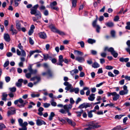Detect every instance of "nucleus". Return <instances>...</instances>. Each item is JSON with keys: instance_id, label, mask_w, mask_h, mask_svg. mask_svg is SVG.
I'll return each instance as SVG.
<instances>
[{"instance_id": "obj_63", "label": "nucleus", "mask_w": 130, "mask_h": 130, "mask_svg": "<svg viewBox=\"0 0 130 130\" xmlns=\"http://www.w3.org/2000/svg\"><path fill=\"white\" fill-rule=\"evenodd\" d=\"M10 78L9 76H7L5 78V80L6 82H8L10 80Z\"/></svg>"}, {"instance_id": "obj_38", "label": "nucleus", "mask_w": 130, "mask_h": 130, "mask_svg": "<svg viewBox=\"0 0 130 130\" xmlns=\"http://www.w3.org/2000/svg\"><path fill=\"white\" fill-rule=\"evenodd\" d=\"M72 72H73L75 74L77 73L78 72V70L77 69H75L72 70V71H70V73L72 75H73L74 74L73 73H72Z\"/></svg>"}, {"instance_id": "obj_5", "label": "nucleus", "mask_w": 130, "mask_h": 130, "mask_svg": "<svg viewBox=\"0 0 130 130\" xmlns=\"http://www.w3.org/2000/svg\"><path fill=\"white\" fill-rule=\"evenodd\" d=\"M63 85L67 87L65 88V89L68 91L69 90L70 92H74V88H73L72 87V85L70 84L68 82H65Z\"/></svg>"}, {"instance_id": "obj_47", "label": "nucleus", "mask_w": 130, "mask_h": 130, "mask_svg": "<svg viewBox=\"0 0 130 130\" xmlns=\"http://www.w3.org/2000/svg\"><path fill=\"white\" fill-rule=\"evenodd\" d=\"M57 5V3L56 1H54L50 4L51 7Z\"/></svg>"}, {"instance_id": "obj_17", "label": "nucleus", "mask_w": 130, "mask_h": 130, "mask_svg": "<svg viewBox=\"0 0 130 130\" xmlns=\"http://www.w3.org/2000/svg\"><path fill=\"white\" fill-rule=\"evenodd\" d=\"M49 27L51 29L52 31L55 32H56L58 30L53 24L50 25L49 26Z\"/></svg>"}, {"instance_id": "obj_2", "label": "nucleus", "mask_w": 130, "mask_h": 130, "mask_svg": "<svg viewBox=\"0 0 130 130\" xmlns=\"http://www.w3.org/2000/svg\"><path fill=\"white\" fill-rule=\"evenodd\" d=\"M18 122L19 125L22 127V128H19V130H27V126L28 125V123L27 122L25 121L23 123V120L19 118L18 120Z\"/></svg>"}, {"instance_id": "obj_51", "label": "nucleus", "mask_w": 130, "mask_h": 130, "mask_svg": "<svg viewBox=\"0 0 130 130\" xmlns=\"http://www.w3.org/2000/svg\"><path fill=\"white\" fill-rule=\"evenodd\" d=\"M88 117L90 118L92 117L93 116L92 112L90 111L88 112Z\"/></svg>"}, {"instance_id": "obj_18", "label": "nucleus", "mask_w": 130, "mask_h": 130, "mask_svg": "<svg viewBox=\"0 0 130 130\" xmlns=\"http://www.w3.org/2000/svg\"><path fill=\"white\" fill-rule=\"evenodd\" d=\"M19 102L20 104H23L24 103V100L21 98H20L18 100H15L14 102V103L16 105Z\"/></svg>"}, {"instance_id": "obj_54", "label": "nucleus", "mask_w": 130, "mask_h": 130, "mask_svg": "<svg viewBox=\"0 0 130 130\" xmlns=\"http://www.w3.org/2000/svg\"><path fill=\"white\" fill-rule=\"evenodd\" d=\"M50 60H51V61L53 63L55 64L56 63L57 61V60L55 58H53L52 59H50Z\"/></svg>"}, {"instance_id": "obj_25", "label": "nucleus", "mask_w": 130, "mask_h": 130, "mask_svg": "<svg viewBox=\"0 0 130 130\" xmlns=\"http://www.w3.org/2000/svg\"><path fill=\"white\" fill-rule=\"evenodd\" d=\"M114 96L113 98V101H116L119 99V98L120 96L119 94H117L116 92V94L115 95H113Z\"/></svg>"}, {"instance_id": "obj_52", "label": "nucleus", "mask_w": 130, "mask_h": 130, "mask_svg": "<svg viewBox=\"0 0 130 130\" xmlns=\"http://www.w3.org/2000/svg\"><path fill=\"white\" fill-rule=\"evenodd\" d=\"M29 42L30 44L31 45H33L34 43V42L31 38V37H29Z\"/></svg>"}, {"instance_id": "obj_24", "label": "nucleus", "mask_w": 130, "mask_h": 130, "mask_svg": "<svg viewBox=\"0 0 130 130\" xmlns=\"http://www.w3.org/2000/svg\"><path fill=\"white\" fill-rule=\"evenodd\" d=\"M100 66V65L96 62H94L92 65V67L94 68H99Z\"/></svg>"}, {"instance_id": "obj_31", "label": "nucleus", "mask_w": 130, "mask_h": 130, "mask_svg": "<svg viewBox=\"0 0 130 130\" xmlns=\"http://www.w3.org/2000/svg\"><path fill=\"white\" fill-rule=\"evenodd\" d=\"M72 6L73 8H75L76 6L77 0H72Z\"/></svg>"}, {"instance_id": "obj_40", "label": "nucleus", "mask_w": 130, "mask_h": 130, "mask_svg": "<svg viewBox=\"0 0 130 130\" xmlns=\"http://www.w3.org/2000/svg\"><path fill=\"white\" fill-rule=\"evenodd\" d=\"M116 92H113L112 93L108 92L107 93V95L109 97L111 95H112V96H113V95H115V94H116Z\"/></svg>"}, {"instance_id": "obj_8", "label": "nucleus", "mask_w": 130, "mask_h": 130, "mask_svg": "<svg viewBox=\"0 0 130 130\" xmlns=\"http://www.w3.org/2000/svg\"><path fill=\"white\" fill-rule=\"evenodd\" d=\"M36 121V124L38 126H40L43 124L46 125V124L45 122L42 120L38 119Z\"/></svg>"}, {"instance_id": "obj_35", "label": "nucleus", "mask_w": 130, "mask_h": 130, "mask_svg": "<svg viewBox=\"0 0 130 130\" xmlns=\"http://www.w3.org/2000/svg\"><path fill=\"white\" fill-rule=\"evenodd\" d=\"M56 33L58 34L59 35L61 36L64 35H65V33L64 32L61 31H60V30L58 29L57 30Z\"/></svg>"}, {"instance_id": "obj_26", "label": "nucleus", "mask_w": 130, "mask_h": 130, "mask_svg": "<svg viewBox=\"0 0 130 130\" xmlns=\"http://www.w3.org/2000/svg\"><path fill=\"white\" fill-rule=\"evenodd\" d=\"M87 42L89 43L92 44L95 43L96 42V41L94 39H89L88 40Z\"/></svg>"}, {"instance_id": "obj_28", "label": "nucleus", "mask_w": 130, "mask_h": 130, "mask_svg": "<svg viewBox=\"0 0 130 130\" xmlns=\"http://www.w3.org/2000/svg\"><path fill=\"white\" fill-rule=\"evenodd\" d=\"M55 116V114L54 112H52L51 113L49 117V120L50 121L52 120L53 119V118Z\"/></svg>"}, {"instance_id": "obj_1", "label": "nucleus", "mask_w": 130, "mask_h": 130, "mask_svg": "<svg viewBox=\"0 0 130 130\" xmlns=\"http://www.w3.org/2000/svg\"><path fill=\"white\" fill-rule=\"evenodd\" d=\"M38 6V4L34 5L32 8L30 9V13L31 14L35 15L36 16H38L40 18L41 17V14L39 11L37 10Z\"/></svg>"}, {"instance_id": "obj_42", "label": "nucleus", "mask_w": 130, "mask_h": 130, "mask_svg": "<svg viewBox=\"0 0 130 130\" xmlns=\"http://www.w3.org/2000/svg\"><path fill=\"white\" fill-rule=\"evenodd\" d=\"M40 96L39 94H35L34 93L32 94H31V96L32 97L34 98L35 97H39Z\"/></svg>"}, {"instance_id": "obj_23", "label": "nucleus", "mask_w": 130, "mask_h": 130, "mask_svg": "<svg viewBox=\"0 0 130 130\" xmlns=\"http://www.w3.org/2000/svg\"><path fill=\"white\" fill-rule=\"evenodd\" d=\"M8 96V94L5 93H3L2 96V100L6 101L7 100V97Z\"/></svg>"}, {"instance_id": "obj_53", "label": "nucleus", "mask_w": 130, "mask_h": 130, "mask_svg": "<svg viewBox=\"0 0 130 130\" xmlns=\"http://www.w3.org/2000/svg\"><path fill=\"white\" fill-rule=\"evenodd\" d=\"M96 27V30L97 32L98 33H99L100 31V27L98 25H97Z\"/></svg>"}, {"instance_id": "obj_58", "label": "nucleus", "mask_w": 130, "mask_h": 130, "mask_svg": "<svg viewBox=\"0 0 130 130\" xmlns=\"http://www.w3.org/2000/svg\"><path fill=\"white\" fill-rule=\"evenodd\" d=\"M79 91V89L78 88H74V92L75 93L77 94L78 93Z\"/></svg>"}, {"instance_id": "obj_10", "label": "nucleus", "mask_w": 130, "mask_h": 130, "mask_svg": "<svg viewBox=\"0 0 130 130\" xmlns=\"http://www.w3.org/2000/svg\"><path fill=\"white\" fill-rule=\"evenodd\" d=\"M23 82V79H19L18 81V82L15 84V85L17 86L18 87H20L22 86V84Z\"/></svg>"}, {"instance_id": "obj_60", "label": "nucleus", "mask_w": 130, "mask_h": 130, "mask_svg": "<svg viewBox=\"0 0 130 130\" xmlns=\"http://www.w3.org/2000/svg\"><path fill=\"white\" fill-rule=\"evenodd\" d=\"M43 66L45 68H49L48 65L46 63H43Z\"/></svg>"}, {"instance_id": "obj_12", "label": "nucleus", "mask_w": 130, "mask_h": 130, "mask_svg": "<svg viewBox=\"0 0 130 130\" xmlns=\"http://www.w3.org/2000/svg\"><path fill=\"white\" fill-rule=\"evenodd\" d=\"M4 39L6 41L9 42L10 40V38L8 34H5L4 35Z\"/></svg>"}, {"instance_id": "obj_56", "label": "nucleus", "mask_w": 130, "mask_h": 130, "mask_svg": "<svg viewBox=\"0 0 130 130\" xmlns=\"http://www.w3.org/2000/svg\"><path fill=\"white\" fill-rule=\"evenodd\" d=\"M9 64V61H6L4 64V68H6L7 67Z\"/></svg>"}, {"instance_id": "obj_57", "label": "nucleus", "mask_w": 130, "mask_h": 130, "mask_svg": "<svg viewBox=\"0 0 130 130\" xmlns=\"http://www.w3.org/2000/svg\"><path fill=\"white\" fill-rule=\"evenodd\" d=\"M50 105V104L49 103H46L43 104V106L45 108H47Z\"/></svg>"}, {"instance_id": "obj_9", "label": "nucleus", "mask_w": 130, "mask_h": 130, "mask_svg": "<svg viewBox=\"0 0 130 130\" xmlns=\"http://www.w3.org/2000/svg\"><path fill=\"white\" fill-rule=\"evenodd\" d=\"M58 60L59 63H57V65H60L62 66L63 64L62 63L64 61V59H63V57L62 55H60L59 56Z\"/></svg>"}, {"instance_id": "obj_3", "label": "nucleus", "mask_w": 130, "mask_h": 130, "mask_svg": "<svg viewBox=\"0 0 130 130\" xmlns=\"http://www.w3.org/2000/svg\"><path fill=\"white\" fill-rule=\"evenodd\" d=\"M105 51H107L108 52H110L111 55L115 58H117L118 56V53L114 50V48L112 47L109 48L108 47H105L104 48Z\"/></svg>"}, {"instance_id": "obj_20", "label": "nucleus", "mask_w": 130, "mask_h": 130, "mask_svg": "<svg viewBox=\"0 0 130 130\" xmlns=\"http://www.w3.org/2000/svg\"><path fill=\"white\" fill-rule=\"evenodd\" d=\"M95 94H91L89 95V97H88L89 100L91 101H93L95 98Z\"/></svg>"}, {"instance_id": "obj_45", "label": "nucleus", "mask_w": 130, "mask_h": 130, "mask_svg": "<svg viewBox=\"0 0 130 130\" xmlns=\"http://www.w3.org/2000/svg\"><path fill=\"white\" fill-rule=\"evenodd\" d=\"M59 112L62 114H65L67 113V110L63 109H61L59 111Z\"/></svg>"}, {"instance_id": "obj_61", "label": "nucleus", "mask_w": 130, "mask_h": 130, "mask_svg": "<svg viewBox=\"0 0 130 130\" xmlns=\"http://www.w3.org/2000/svg\"><path fill=\"white\" fill-rule=\"evenodd\" d=\"M18 47L21 50H23V47L21 45V43H20L18 45Z\"/></svg>"}, {"instance_id": "obj_19", "label": "nucleus", "mask_w": 130, "mask_h": 130, "mask_svg": "<svg viewBox=\"0 0 130 130\" xmlns=\"http://www.w3.org/2000/svg\"><path fill=\"white\" fill-rule=\"evenodd\" d=\"M126 44L128 47L126 48L125 50L130 54V49L129 48H130V40H128L127 41Z\"/></svg>"}, {"instance_id": "obj_33", "label": "nucleus", "mask_w": 130, "mask_h": 130, "mask_svg": "<svg viewBox=\"0 0 130 130\" xmlns=\"http://www.w3.org/2000/svg\"><path fill=\"white\" fill-rule=\"evenodd\" d=\"M6 128V126L3 123H1L0 124V130H3Z\"/></svg>"}, {"instance_id": "obj_4", "label": "nucleus", "mask_w": 130, "mask_h": 130, "mask_svg": "<svg viewBox=\"0 0 130 130\" xmlns=\"http://www.w3.org/2000/svg\"><path fill=\"white\" fill-rule=\"evenodd\" d=\"M99 123L98 122L93 123L92 122L89 124L88 127L86 128H84V130H90L96 128H98L101 127V126L98 125Z\"/></svg>"}, {"instance_id": "obj_16", "label": "nucleus", "mask_w": 130, "mask_h": 130, "mask_svg": "<svg viewBox=\"0 0 130 130\" xmlns=\"http://www.w3.org/2000/svg\"><path fill=\"white\" fill-rule=\"evenodd\" d=\"M75 60L80 62H82L85 61V59L83 57L79 56L77 57Z\"/></svg>"}, {"instance_id": "obj_55", "label": "nucleus", "mask_w": 130, "mask_h": 130, "mask_svg": "<svg viewBox=\"0 0 130 130\" xmlns=\"http://www.w3.org/2000/svg\"><path fill=\"white\" fill-rule=\"evenodd\" d=\"M91 54L93 55H96L97 54V52L96 51L93 50L91 51Z\"/></svg>"}, {"instance_id": "obj_30", "label": "nucleus", "mask_w": 130, "mask_h": 130, "mask_svg": "<svg viewBox=\"0 0 130 130\" xmlns=\"http://www.w3.org/2000/svg\"><path fill=\"white\" fill-rule=\"evenodd\" d=\"M28 103V102L26 101H25L24 102V103L23 104H19L17 105V106L20 108H21L22 107H24L25 105L26 104Z\"/></svg>"}, {"instance_id": "obj_50", "label": "nucleus", "mask_w": 130, "mask_h": 130, "mask_svg": "<svg viewBox=\"0 0 130 130\" xmlns=\"http://www.w3.org/2000/svg\"><path fill=\"white\" fill-rule=\"evenodd\" d=\"M97 21L96 20H95L92 23V25L93 27H95L97 25H96Z\"/></svg>"}, {"instance_id": "obj_49", "label": "nucleus", "mask_w": 130, "mask_h": 130, "mask_svg": "<svg viewBox=\"0 0 130 130\" xmlns=\"http://www.w3.org/2000/svg\"><path fill=\"white\" fill-rule=\"evenodd\" d=\"M113 68V67L110 66H107L105 67V69L107 70H110L112 69Z\"/></svg>"}, {"instance_id": "obj_6", "label": "nucleus", "mask_w": 130, "mask_h": 130, "mask_svg": "<svg viewBox=\"0 0 130 130\" xmlns=\"http://www.w3.org/2000/svg\"><path fill=\"white\" fill-rule=\"evenodd\" d=\"M42 75L43 76H47L48 77H51L53 76V71L50 69H48L46 72L42 73Z\"/></svg>"}, {"instance_id": "obj_21", "label": "nucleus", "mask_w": 130, "mask_h": 130, "mask_svg": "<svg viewBox=\"0 0 130 130\" xmlns=\"http://www.w3.org/2000/svg\"><path fill=\"white\" fill-rule=\"evenodd\" d=\"M129 60L128 58H124L123 57H121L119 58V61L121 62H127Z\"/></svg>"}, {"instance_id": "obj_39", "label": "nucleus", "mask_w": 130, "mask_h": 130, "mask_svg": "<svg viewBox=\"0 0 130 130\" xmlns=\"http://www.w3.org/2000/svg\"><path fill=\"white\" fill-rule=\"evenodd\" d=\"M124 116V115H117L115 116V118L116 119H120L121 118Z\"/></svg>"}, {"instance_id": "obj_44", "label": "nucleus", "mask_w": 130, "mask_h": 130, "mask_svg": "<svg viewBox=\"0 0 130 130\" xmlns=\"http://www.w3.org/2000/svg\"><path fill=\"white\" fill-rule=\"evenodd\" d=\"M21 56L23 57H25L26 56V53L24 50H21Z\"/></svg>"}, {"instance_id": "obj_7", "label": "nucleus", "mask_w": 130, "mask_h": 130, "mask_svg": "<svg viewBox=\"0 0 130 130\" xmlns=\"http://www.w3.org/2000/svg\"><path fill=\"white\" fill-rule=\"evenodd\" d=\"M91 105L88 103H84L81 104L78 107L79 108L82 109L85 108H86L88 107H90Z\"/></svg>"}, {"instance_id": "obj_14", "label": "nucleus", "mask_w": 130, "mask_h": 130, "mask_svg": "<svg viewBox=\"0 0 130 130\" xmlns=\"http://www.w3.org/2000/svg\"><path fill=\"white\" fill-rule=\"evenodd\" d=\"M39 37L41 38L45 39L46 37V34L44 32H40L39 33Z\"/></svg>"}, {"instance_id": "obj_22", "label": "nucleus", "mask_w": 130, "mask_h": 130, "mask_svg": "<svg viewBox=\"0 0 130 130\" xmlns=\"http://www.w3.org/2000/svg\"><path fill=\"white\" fill-rule=\"evenodd\" d=\"M74 53L75 54L80 55L81 56H82L84 55V53L83 52L78 50H74Z\"/></svg>"}, {"instance_id": "obj_34", "label": "nucleus", "mask_w": 130, "mask_h": 130, "mask_svg": "<svg viewBox=\"0 0 130 130\" xmlns=\"http://www.w3.org/2000/svg\"><path fill=\"white\" fill-rule=\"evenodd\" d=\"M83 110H81L80 111H76L75 112L77 114V117H80L82 113L83 112Z\"/></svg>"}, {"instance_id": "obj_48", "label": "nucleus", "mask_w": 130, "mask_h": 130, "mask_svg": "<svg viewBox=\"0 0 130 130\" xmlns=\"http://www.w3.org/2000/svg\"><path fill=\"white\" fill-rule=\"evenodd\" d=\"M10 31L12 32V35H13L14 34H16L17 33V31L15 29H14L12 30H11Z\"/></svg>"}, {"instance_id": "obj_46", "label": "nucleus", "mask_w": 130, "mask_h": 130, "mask_svg": "<svg viewBox=\"0 0 130 130\" xmlns=\"http://www.w3.org/2000/svg\"><path fill=\"white\" fill-rule=\"evenodd\" d=\"M110 34L111 36L113 38L115 37V32L114 30H112L110 32Z\"/></svg>"}, {"instance_id": "obj_64", "label": "nucleus", "mask_w": 130, "mask_h": 130, "mask_svg": "<svg viewBox=\"0 0 130 130\" xmlns=\"http://www.w3.org/2000/svg\"><path fill=\"white\" fill-rule=\"evenodd\" d=\"M119 19V17L117 15L115 17L114 21H118Z\"/></svg>"}, {"instance_id": "obj_59", "label": "nucleus", "mask_w": 130, "mask_h": 130, "mask_svg": "<svg viewBox=\"0 0 130 130\" xmlns=\"http://www.w3.org/2000/svg\"><path fill=\"white\" fill-rule=\"evenodd\" d=\"M37 70L36 69L35 70H32V71L30 72V73H31V74H36L37 72Z\"/></svg>"}, {"instance_id": "obj_32", "label": "nucleus", "mask_w": 130, "mask_h": 130, "mask_svg": "<svg viewBox=\"0 0 130 130\" xmlns=\"http://www.w3.org/2000/svg\"><path fill=\"white\" fill-rule=\"evenodd\" d=\"M128 93L127 92H126L124 90H122L119 92V94L120 95H124Z\"/></svg>"}, {"instance_id": "obj_15", "label": "nucleus", "mask_w": 130, "mask_h": 130, "mask_svg": "<svg viewBox=\"0 0 130 130\" xmlns=\"http://www.w3.org/2000/svg\"><path fill=\"white\" fill-rule=\"evenodd\" d=\"M16 28L19 30H21V25L19 21H16Z\"/></svg>"}, {"instance_id": "obj_27", "label": "nucleus", "mask_w": 130, "mask_h": 130, "mask_svg": "<svg viewBox=\"0 0 130 130\" xmlns=\"http://www.w3.org/2000/svg\"><path fill=\"white\" fill-rule=\"evenodd\" d=\"M43 56L44 59L45 61H46L48 58H52L51 57L49 56L48 54H44Z\"/></svg>"}, {"instance_id": "obj_13", "label": "nucleus", "mask_w": 130, "mask_h": 130, "mask_svg": "<svg viewBox=\"0 0 130 130\" xmlns=\"http://www.w3.org/2000/svg\"><path fill=\"white\" fill-rule=\"evenodd\" d=\"M72 107V105L71 104H69V105H65L63 106L64 109L67 110L69 111L70 109H71Z\"/></svg>"}, {"instance_id": "obj_41", "label": "nucleus", "mask_w": 130, "mask_h": 130, "mask_svg": "<svg viewBox=\"0 0 130 130\" xmlns=\"http://www.w3.org/2000/svg\"><path fill=\"white\" fill-rule=\"evenodd\" d=\"M31 73H27L25 74V76L27 78H30L31 76Z\"/></svg>"}, {"instance_id": "obj_37", "label": "nucleus", "mask_w": 130, "mask_h": 130, "mask_svg": "<svg viewBox=\"0 0 130 130\" xmlns=\"http://www.w3.org/2000/svg\"><path fill=\"white\" fill-rule=\"evenodd\" d=\"M8 109H9L11 112L13 113L14 114L16 113V110L13 107H11L10 108H9Z\"/></svg>"}, {"instance_id": "obj_29", "label": "nucleus", "mask_w": 130, "mask_h": 130, "mask_svg": "<svg viewBox=\"0 0 130 130\" xmlns=\"http://www.w3.org/2000/svg\"><path fill=\"white\" fill-rule=\"evenodd\" d=\"M106 26L109 27H111L113 26V24L112 22H108L106 24Z\"/></svg>"}, {"instance_id": "obj_36", "label": "nucleus", "mask_w": 130, "mask_h": 130, "mask_svg": "<svg viewBox=\"0 0 130 130\" xmlns=\"http://www.w3.org/2000/svg\"><path fill=\"white\" fill-rule=\"evenodd\" d=\"M10 91L11 92H14L16 91V88L15 87H13L12 88H9Z\"/></svg>"}, {"instance_id": "obj_11", "label": "nucleus", "mask_w": 130, "mask_h": 130, "mask_svg": "<svg viewBox=\"0 0 130 130\" xmlns=\"http://www.w3.org/2000/svg\"><path fill=\"white\" fill-rule=\"evenodd\" d=\"M66 120L68 123L71 125L74 126L76 125V123L74 122L73 121L68 118H67Z\"/></svg>"}, {"instance_id": "obj_43", "label": "nucleus", "mask_w": 130, "mask_h": 130, "mask_svg": "<svg viewBox=\"0 0 130 130\" xmlns=\"http://www.w3.org/2000/svg\"><path fill=\"white\" fill-rule=\"evenodd\" d=\"M78 43H79L80 46L82 47H84L85 43L83 41H81L80 42H78Z\"/></svg>"}, {"instance_id": "obj_62", "label": "nucleus", "mask_w": 130, "mask_h": 130, "mask_svg": "<svg viewBox=\"0 0 130 130\" xmlns=\"http://www.w3.org/2000/svg\"><path fill=\"white\" fill-rule=\"evenodd\" d=\"M9 22L7 20H5L4 21V24L5 27L7 26L8 25Z\"/></svg>"}]
</instances>
